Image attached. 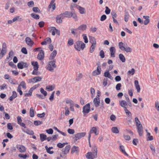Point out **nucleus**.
<instances>
[{
    "label": "nucleus",
    "instance_id": "obj_1",
    "mask_svg": "<svg viewBox=\"0 0 159 159\" xmlns=\"http://www.w3.org/2000/svg\"><path fill=\"white\" fill-rule=\"evenodd\" d=\"M56 61L55 60L49 61L46 66V69L50 72H53L54 71V69L57 67L55 64Z\"/></svg>",
    "mask_w": 159,
    "mask_h": 159
},
{
    "label": "nucleus",
    "instance_id": "obj_2",
    "mask_svg": "<svg viewBox=\"0 0 159 159\" xmlns=\"http://www.w3.org/2000/svg\"><path fill=\"white\" fill-rule=\"evenodd\" d=\"M85 47V44L82 42L78 41L74 45L75 48L78 51H80L81 49L83 50Z\"/></svg>",
    "mask_w": 159,
    "mask_h": 159
},
{
    "label": "nucleus",
    "instance_id": "obj_3",
    "mask_svg": "<svg viewBox=\"0 0 159 159\" xmlns=\"http://www.w3.org/2000/svg\"><path fill=\"white\" fill-rule=\"evenodd\" d=\"M42 79V77L40 76H36L31 79H28L27 81L29 83L33 84L40 81Z\"/></svg>",
    "mask_w": 159,
    "mask_h": 159
},
{
    "label": "nucleus",
    "instance_id": "obj_4",
    "mask_svg": "<svg viewBox=\"0 0 159 159\" xmlns=\"http://www.w3.org/2000/svg\"><path fill=\"white\" fill-rule=\"evenodd\" d=\"M90 110V105L89 103H88L84 106L83 108V112L84 116H85L89 112Z\"/></svg>",
    "mask_w": 159,
    "mask_h": 159
},
{
    "label": "nucleus",
    "instance_id": "obj_5",
    "mask_svg": "<svg viewBox=\"0 0 159 159\" xmlns=\"http://www.w3.org/2000/svg\"><path fill=\"white\" fill-rule=\"evenodd\" d=\"M97 154L96 152H88L86 154V157L88 159H93L97 157Z\"/></svg>",
    "mask_w": 159,
    "mask_h": 159
},
{
    "label": "nucleus",
    "instance_id": "obj_6",
    "mask_svg": "<svg viewBox=\"0 0 159 159\" xmlns=\"http://www.w3.org/2000/svg\"><path fill=\"white\" fill-rule=\"evenodd\" d=\"M98 66L97 69L95 70L92 73L93 76H95L97 75H99L101 74V69L99 64H97Z\"/></svg>",
    "mask_w": 159,
    "mask_h": 159
},
{
    "label": "nucleus",
    "instance_id": "obj_7",
    "mask_svg": "<svg viewBox=\"0 0 159 159\" xmlns=\"http://www.w3.org/2000/svg\"><path fill=\"white\" fill-rule=\"evenodd\" d=\"M62 13L58 15L56 17V21L58 24H61L62 22V20L65 18Z\"/></svg>",
    "mask_w": 159,
    "mask_h": 159
},
{
    "label": "nucleus",
    "instance_id": "obj_8",
    "mask_svg": "<svg viewBox=\"0 0 159 159\" xmlns=\"http://www.w3.org/2000/svg\"><path fill=\"white\" fill-rule=\"evenodd\" d=\"M86 134L85 132L79 133L75 135V138L76 141L80 139L81 138L84 137Z\"/></svg>",
    "mask_w": 159,
    "mask_h": 159
},
{
    "label": "nucleus",
    "instance_id": "obj_9",
    "mask_svg": "<svg viewBox=\"0 0 159 159\" xmlns=\"http://www.w3.org/2000/svg\"><path fill=\"white\" fill-rule=\"evenodd\" d=\"M87 28V26L86 25L83 24L80 25L76 29V30L79 32V34L81 32L85 30Z\"/></svg>",
    "mask_w": 159,
    "mask_h": 159
},
{
    "label": "nucleus",
    "instance_id": "obj_10",
    "mask_svg": "<svg viewBox=\"0 0 159 159\" xmlns=\"http://www.w3.org/2000/svg\"><path fill=\"white\" fill-rule=\"evenodd\" d=\"M28 66V65L25 62L21 61L17 64V67L19 69H22L24 68H26Z\"/></svg>",
    "mask_w": 159,
    "mask_h": 159
},
{
    "label": "nucleus",
    "instance_id": "obj_11",
    "mask_svg": "<svg viewBox=\"0 0 159 159\" xmlns=\"http://www.w3.org/2000/svg\"><path fill=\"white\" fill-rule=\"evenodd\" d=\"M16 148L21 153L24 152L26 151V148L23 145H18L16 146Z\"/></svg>",
    "mask_w": 159,
    "mask_h": 159
},
{
    "label": "nucleus",
    "instance_id": "obj_12",
    "mask_svg": "<svg viewBox=\"0 0 159 159\" xmlns=\"http://www.w3.org/2000/svg\"><path fill=\"white\" fill-rule=\"evenodd\" d=\"M25 41L27 45L31 47L34 44V43L29 37H26L25 39Z\"/></svg>",
    "mask_w": 159,
    "mask_h": 159
},
{
    "label": "nucleus",
    "instance_id": "obj_13",
    "mask_svg": "<svg viewBox=\"0 0 159 159\" xmlns=\"http://www.w3.org/2000/svg\"><path fill=\"white\" fill-rule=\"evenodd\" d=\"M79 152V148L77 146H74L71 149V153L73 154L74 153H75L77 155H78Z\"/></svg>",
    "mask_w": 159,
    "mask_h": 159
},
{
    "label": "nucleus",
    "instance_id": "obj_14",
    "mask_svg": "<svg viewBox=\"0 0 159 159\" xmlns=\"http://www.w3.org/2000/svg\"><path fill=\"white\" fill-rule=\"evenodd\" d=\"M93 102L95 106L96 107H98L99 106L100 103L99 98L96 96V97L93 99Z\"/></svg>",
    "mask_w": 159,
    "mask_h": 159
},
{
    "label": "nucleus",
    "instance_id": "obj_15",
    "mask_svg": "<svg viewBox=\"0 0 159 159\" xmlns=\"http://www.w3.org/2000/svg\"><path fill=\"white\" fill-rule=\"evenodd\" d=\"M70 149V146L69 145H67L65 147L64 149L62 150L63 153L65 155L67 154L69 152Z\"/></svg>",
    "mask_w": 159,
    "mask_h": 159
},
{
    "label": "nucleus",
    "instance_id": "obj_16",
    "mask_svg": "<svg viewBox=\"0 0 159 159\" xmlns=\"http://www.w3.org/2000/svg\"><path fill=\"white\" fill-rule=\"evenodd\" d=\"M44 51L41 50L37 56V58L39 60H42L44 58Z\"/></svg>",
    "mask_w": 159,
    "mask_h": 159
},
{
    "label": "nucleus",
    "instance_id": "obj_17",
    "mask_svg": "<svg viewBox=\"0 0 159 159\" xmlns=\"http://www.w3.org/2000/svg\"><path fill=\"white\" fill-rule=\"evenodd\" d=\"M110 52L111 56V57H115V53L116 52V49L114 47H111L109 49Z\"/></svg>",
    "mask_w": 159,
    "mask_h": 159
},
{
    "label": "nucleus",
    "instance_id": "obj_18",
    "mask_svg": "<svg viewBox=\"0 0 159 159\" xmlns=\"http://www.w3.org/2000/svg\"><path fill=\"white\" fill-rule=\"evenodd\" d=\"M97 129L96 127H93L90 130L89 134L88 140H90L91 137V134L93 133H94L95 132L97 131Z\"/></svg>",
    "mask_w": 159,
    "mask_h": 159
},
{
    "label": "nucleus",
    "instance_id": "obj_19",
    "mask_svg": "<svg viewBox=\"0 0 159 159\" xmlns=\"http://www.w3.org/2000/svg\"><path fill=\"white\" fill-rule=\"evenodd\" d=\"M104 77H108L109 79H110L111 80H113V77L110 74L109 72V70H107L105 72L104 74Z\"/></svg>",
    "mask_w": 159,
    "mask_h": 159
},
{
    "label": "nucleus",
    "instance_id": "obj_20",
    "mask_svg": "<svg viewBox=\"0 0 159 159\" xmlns=\"http://www.w3.org/2000/svg\"><path fill=\"white\" fill-rule=\"evenodd\" d=\"M120 105L122 107L125 109L127 108V102L125 100H122L120 102Z\"/></svg>",
    "mask_w": 159,
    "mask_h": 159
},
{
    "label": "nucleus",
    "instance_id": "obj_21",
    "mask_svg": "<svg viewBox=\"0 0 159 159\" xmlns=\"http://www.w3.org/2000/svg\"><path fill=\"white\" fill-rule=\"evenodd\" d=\"M57 54V51L56 50H54L50 54L49 57V60H51L54 59L55 57L56 56Z\"/></svg>",
    "mask_w": 159,
    "mask_h": 159
},
{
    "label": "nucleus",
    "instance_id": "obj_22",
    "mask_svg": "<svg viewBox=\"0 0 159 159\" xmlns=\"http://www.w3.org/2000/svg\"><path fill=\"white\" fill-rule=\"evenodd\" d=\"M17 93L15 91H13L12 92V94L11 96L9 98V99L11 101H12L13 99L16 98L17 97Z\"/></svg>",
    "mask_w": 159,
    "mask_h": 159
},
{
    "label": "nucleus",
    "instance_id": "obj_23",
    "mask_svg": "<svg viewBox=\"0 0 159 159\" xmlns=\"http://www.w3.org/2000/svg\"><path fill=\"white\" fill-rule=\"evenodd\" d=\"M149 16H143V18L145 19V20L143 22L144 25H147L150 22V20L149 19Z\"/></svg>",
    "mask_w": 159,
    "mask_h": 159
},
{
    "label": "nucleus",
    "instance_id": "obj_24",
    "mask_svg": "<svg viewBox=\"0 0 159 159\" xmlns=\"http://www.w3.org/2000/svg\"><path fill=\"white\" fill-rule=\"evenodd\" d=\"M76 8L79 10L80 13L83 14L84 13L85 9L84 8L78 5L76 6Z\"/></svg>",
    "mask_w": 159,
    "mask_h": 159
},
{
    "label": "nucleus",
    "instance_id": "obj_25",
    "mask_svg": "<svg viewBox=\"0 0 159 159\" xmlns=\"http://www.w3.org/2000/svg\"><path fill=\"white\" fill-rule=\"evenodd\" d=\"M22 131L24 132L25 133L29 135H33L34 134V132L32 130L29 129H27L26 130L23 129Z\"/></svg>",
    "mask_w": 159,
    "mask_h": 159
},
{
    "label": "nucleus",
    "instance_id": "obj_26",
    "mask_svg": "<svg viewBox=\"0 0 159 159\" xmlns=\"http://www.w3.org/2000/svg\"><path fill=\"white\" fill-rule=\"evenodd\" d=\"M32 65L34 66V69L35 70H38L39 68V65H38V63L37 61L35 62H31Z\"/></svg>",
    "mask_w": 159,
    "mask_h": 159
},
{
    "label": "nucleus",
    "instance_id": "obj_27",
    "mask_svg": "<svg viewBox=\"0 0 159 159\" xmlns=\"http://www.w3.org/2000/svg\"><path fill=\"white\" fill-rule=\"evenodd\" d=\"M120 150L125 155L127 156H128V155L126 153V152L125 151V149L124 148V147L123 146L120 145Z\"/></svg>",
    "mask_w": 159,
    "mask_h": 159
},
{
    "label": "nucleus",
    "instance_id": "obj_28",
    "mask_svg": "<svg viewBox=\"0 0 159 159\" xmlns=\"http://www.w3.org/2000/svg\"><path fill=\"white\" fill-rule=\"evenodd\" d=\"M89 42L92 44H96V39L94 37L90 36H89Z\"/></svg>",
    "mask_w": 159,
    "mask_h": 159
},
{
    "label": "nucleus",
    "instance_id": "obj_29",
    "mask_svg": "<svg viewBox=\"0 0 159 159\" xmlns=\"http://www.w3.org/2000/svg\"><path fill=\"white\" fill-rule=\"evenodd\" d=\"M72 12H70L68 11H66L65 12L62 13L63 15L65 16V17L70 18Z\"/></svg>",
    "mask_w": 159,
    "mask_h": 159
},
{
    "label": "nucleus",
    "instance_id": "obj_30",
    "mask_svg": "<svg viewBox=\"0 0 159 159\" xmlns=\"http://www.w3.org/2000/svg\"><path fill=\"white\" fill-rule=\"evenodd\" d=\"M83 76V75L82 73H80L76 75L75 80L77 81H80L82 78Z\"/></svg>",
    "mask_w": 159,
    "mask_h": 159
},
{
    "label": "nucleus",
    "instance_id": "obj_31",
    "mask_svg": "<svg viewBox=\"0 0 159 159\" xmlns=\"http://www.w3.org/2000/svg\"><path fill=\"white\" fill-rule=\"evenodd\" d=\"M40 140L42 142L43 141L46 139L47 136L44 134H40Z\"/></svg>",
    "mask_w": 159,
    "mask_h": 159
},
{
    "label": "nucleus",
    "instance_id": "obj_32",
    "mask_svg": "<svg viewBox=\"0 0 159 159\" xmlns=\"http://www.w3.org/2000/svg\"><path fill=\"white\" fill-rule=\"evenodd\" d=\"M119 57L120 60L122 62H124L125 61V58L123 55L120 54L119 55Z\"/></svg>",
    "mask_w": 159,
    "mask_h": 159
},
{
    "label": "nucleus",
    "instance_id": "obj_33",
    "mask_svg": "<svg viewBox=\"0 0 159 159\" xmlns=\"http://www.w3.org/2000/svg\"><path fill=\"white\" fill-rule=\"evenodd\" d=\"M30 115L31 117H33L34 116V109L33 107H31L30 110Z\"/></svg>",
    "mask_w": 159,
    "mask_h": 159
},
{
    "label": "nucleus",
    "instance_id": "obj_34",
    "mask_svg": "<svg viewBox=\"0 0 159 159\" xmlns=\"http://www.w3.org/2000/svg\"><path fill=\"white\" fill-rule=\"evenodd\" d=\"M147 141H151L153 140V137L152 136L150 135V134L148 132H147Z\"/></svg>",
    "mask_w": 159,
    "mask_h": 159
},
{
    "label": "nucleus",
    "instance_id": "obj_35",
    "mask_svg": "<svg viewBox=\"0 0 159 159\" xmlns=\"http://www.w3.org/2000/svg\"><path fill=\"white\" fill-rule=\"evenodd\" d=\"M96 44H92V45L89 49V52L90 53H92L94 51L95 47Z\"/></svg>",
    "mask_w": 159,
    "mask_h": 159
},
{
    "label": "nucleus",
    "instance_id": "obj_36",
    "mask_svg": "<svg viewBox=\"0 0 159 159\" xmlns=\"http://www.w3.org/2000/svg\"><path fill=\"white\" fill-rule=\"evenodd\" d=\"M67 143H68L67 142L64 143H59L57 144V146L59 148H63L65 146V145L67 144Z\"/></svg>",
    "mask_w": 159,
    "mask_h": 159
},
{
    "label": "nucleus",
    "instance_id": "obj_37",
    "mask_svg": "<svg viewBox=\"0 0 159 159\" xmlns=\"http://www.w3.org/2000/svg\"><path fill=\"white\" fill-rule=\"evenodd\" d=\"M18 157L20 158H22L24 159H25L27 157H29V155H27L26 154L24 155L22 154H20L18 155Z\"/></svg>",
    "mask_w": 159,
    "mask_h": 159
},
{
    "label": "nucleus",
    "instance_id": "obj_38",
    "mask_svg": "<svg viewBox=\"0 0 159 159\" xmlns=\"http://www.w3.org/2000/svg\"><path fill=\"white\" fill-rule=\"evenodd\" d=\"M55 88V86L50 85L46 87V89L49 91H51L53 90Z\"/></svg>",
    "mask_w": 159,
    "mask_h": 159
},
{
    "label": "nucleus",
    "instance_id": "obj_39",
    "mask_svg": "<svg viewBox=\"0 0 159 159\" xmlns=\"http://www.w3.org/2000/svg\"><path fill=\"white\" fill-rule=\"evenodd\" d=\"M139 135L140 136H142L143 135V127H141L140 128H139L137 129Z\"/></svg>",
    "mask_w": 159,
    "mask_h": 159
},
{
    "label": "nucleus",
    "instance_id": "obj_40",
    "mask_svg": "<svg viewBox=\"0 0 159 159\" xmlns=\"http://www.w3.org/2000/svg\"><path fill=\"white\" fill-rule=\"evenodd\" d=\"M118 46L120 49L122 51L124 50L125 46V45H124V46H123V43L122 42L119 43Z\"/></svg>",
    "mask_w": 159,
    "mask_h": 159
},
{
    "label": "nucleus",
    "instance_id": "obj_41",
    "mask_svg": "<svg viewBox=\"0 0 159 159\" xmlns=\"http://www.w3.org/2000/svg\"><path fill=\"white\" fill-rule=\"evenodd\" d=\"M111 131L113 133L115 134H118L119 132L117 128L115 127H113L111 128Z\"/></svg>",
    "mask_w": 159,
    "mask_h": 159
},
{
    "label": "nucleus",
    "instance_id": "obj_42",
    "mask_svg": "<svg viewBox=\"0 0 159 159\" xmlns=\"http://www.w3.org/2000/svg\"><path fill=\"white\" fill-rule=\"evenodd\" d=\"M71 33L74 35L76 34H79V32L76 30V29H71Z\"/></svg>",
    "mask_w": 159,
    "mask_h": 159
},
{
    "label": "nucleus",
    "instance_id": "obj_43",
    "mask_svg": "<svg viewBox=\"0 0 159 159\" xmlns=\"http://www.w3.org/2000/svg\"><path fill=\"white\" fill-rule=\"evenodd\" d=\"M74 44L73 40L71 39H68L67 44L68 46H71L73 45Z\"/></svg>",
    "mask_w": 159,
    "mask_h": 159
},
{
    "label": "nucleus",
    "instance_id": "obj_44",
    "mask_svg": "<svg viewBox=\"0 0 159 159\" xmlns=\"http://www.w3.org/2000/svg\"><path fill=\"white\" fill-rule=\"evenodd\" d=\"M57 29L54 27H52L51 28V31L52 32V34L53 35H55L56 33Z\"/></svg>",
    "mask_w": 159,
    "mask_h": 159
},
{
    "label": "nucleus",
    "instance_id": "obj_45",
    "mask_svg": "<svg viewBox=\"0 0 159 159\" xmlns=\"http://www.w3.org/2000/svg\"><path fill=\"white\" fill-rule=\"evenodd\" d=\"M127 52H130L132 51V49L130 47H125L124 50Z\"/></svg>",
    "mask_w": 159,
    "mask_h": 159
},
{
    "label": "nucleus",
    "instance_id": "obj_46",
    "mask_svg": "<svg viewBox=\"0 0 159 159\" xmlns=\"http://www.w3.org/2000/svg\"><path fill=\"white\" fill-rule=\"evenodd\" d=\"M31 16L32 17L36 20H38L39 18V16L38 15L32 13L31 14Z\"/></svg>",
    "mask_w": 159,
    "mask_h": 159
},
{
    "label": "nucleus",
    "instance_id": "obj_47",
    "mask_svg": "<svg viewBox=\"0 0 159 159\" xmlns=\"http://www.w3.org/2000/svg\"><path fill=\"white\" fill-rule=\"evenodd\" d=\"M66 104H69L70 106L73 104V101L70 99H67L66 100Z\"/></svg>",
    "mask_w": 159,
    "mask_h": 159
},
{
    "label": "nucleus",
    "instance_id": "obj_48",
    "mask_svg": "<svg viewBox=\"0 0 159 159\" xmlns=\"http://www.w3.org/2000/svg\"><path fill=\"white\" fill-rule=\"evenodd\" d=\"M48 8H52V10L54 11L55 9L56 8V4H50L48 6Z\"/></svg>",
    "mask_w": 159,
    "mask_h": 159
},
{
    "label": "nucleus",
    "instance_id": "obj_49",
    "mask_svg": "<svg viewBox=\"0 0 159 159\" xmlns=\"http://www.w3.org/2000/svg\"><path fill=\"white\" fill-rule=\"evenodd\" d=\"M135 71L134 68H132L131 70H129L128 72V74H131L132 75H133Z\"/></svg>",
    "mask_w": 159,
    "mask_h": 159
},
{
    "label": "nucleus",
    "instance_id": "obj_50",
    "mask_svg": "<svg viewBox=\"0 0 159 159\" xmlns=\"http://www.w3.org/2000/svg\"><path fill=\"white\" fill-rule=\"evenodd\" d=\"M92 152H96L97 154V152L98 151L97 148V147L95 145H94L93 146L92 148Z\"/></svg>",
    "mask_w": 159,
    "mask_h": 159
},
{
    "label": "nucleus",
    "instance_id": "obj_51",
    "mask_svg": "<svg viewBox=\"0 0 159 159\" xmlns=\"http://www.w3.org/2000/svg\"><path fill=\"white\" fill-rule=\"evenodd\" d=\"M20 86H22V87L24 89H26V84L24 81H22L20 83Z\"/></svg>",
    "mask_w": 159,
    "mask_h": 159
},
{
    "label": "nucleus",
    "instance_id": "obj_52",
    "mask_svg": "<svg viewBox=\"0 0 159 159\" xmlns=\"http://www.w3.org/2000/svg\"><path fill=\"white\" fill-rule=\"evenodd\" d=\"M40 74V72L38 71V70H35L34 69L32 72V74L34 75H38Z\"/></svg>",
    "mask_w": 159,
    "mask_h": 159
},
{
    "label": "nucleus",
    "instance_id": "obj_53",
    "mask_svg": "<svg viewBox=\"0 0 159 159\" xmlns=\"http://www.w3.org/2000/svg\"><path fill=\"white\" fill-rule=\"evenodd\" d=\"M83 39L84 40V42L85 43H87L88 42V39L86 34H83L82 35Z\"/></svg>",
    "mask_w": 159,
    "mask_h": 159
},
{
    "label": "nucleus",
    "instance_id": "obj_54",
    "mask_svg": "<svg viewBox=\"0 0 159 159\" xmlns=\"http://www.w3.org/2000/svg\"><path fill=\"white\" fill-rule=\"evenodd\" d=\"M33 11L35 12H39L40 13V11L39 10V9L37 7H33Z\"/></svg>",
    "mask_w": 159,
    "mask_h": 159
},
{
    "label": "nucleus",
    "instance_id": "obj_55",
    "mask_svg": "<svg viewBox=\"0 0 159 159\" xmlns=\"http://www.w3.org/2000/svg\"><path fill=\"white\" fill-rule=\"evenodd\" d=\"M99 56L101 58H104L105 57L104 52L103 50H101L99 52Z\"/></svg>",
    "mask_w": 159,
    "mask_h": 159
},
{
    "label": "nucleus",
    "instance_id": "obj_56",
    "mask_svg": "<svg viewBox=\"0 0 159 159\" xmlns=\"http://www.w3.org/2000/svg\"><path fill=\"white\" fill-rule=\"evenodd\" d=\"M40 91L41 93L43 94L44 96H46L47 95V92L42 88L40 89Z\"/></svg>",
    "mask_w": 159,
    "mask_h": 159
},
{
    "label": "nucleus",
    "instance_id": "obj_57",
    "mask_svg": "<svg viewBox=\"0 0 159 159\" xmlns=\"http://www.w3.org/2000/svg\"><path fill=\"white\" fill-rule=\"evenodd\" d=\"M67 132L70 134H73L75 133V130L74 129H67Z\"/></svg>",
    "mask_w": 159,
    "mask_h": 159
},
{
    "label": "nucleus",
    "instance_id": "obj_58",
    "mask_svg": "<svg viewBox=\"0 0 159 159\" xmlns=\"http://www.w3.org/2000/svg\"><path fill=\"white\" fill-rule=\"evenodd\" d=\"M121 87V84L120 83L117 84L116 87V89L117 91L120 90Z\"/></svg>",
    "mask_w": 159,
    "mask_h": 159
},
{
    "label": "nucleus",
    "instance_id": "obj_59",
    "mask_svg": "<svg viewBox=\"0 0 159 159\" xmlns=\"http://www.w3.org/2000/svg\"><path fill=\"white\" fill-rule=\"evenodd\" d=\"M42 123V122L40 121L35 120L34 121V124L36 126H38Z\"/></svg>",
    "mask_w": 159,
    "mask_h": 159
},
{
    "label": "nucleus",
    "instance_id": "obj_60",
    "mask_svg": "<svg viewBox=\"0 0 159 159\" xmlns=\"http://www.w3.org/2000/svg\"><path fill=\"white\" fill-rule=\"evenodd\" d=\"M27 5L29 7H33L34 5V2L33 1L29 2L27 3Z\"/></svg>",
    "mask_w": 159,
    "mask_h": 159
},
{
    "label": "nucleus",
    "instance_id": "obj_61",
    "mask_svg": "<svg viewBox=\"0 0 159 159\" xmlns=\"http://www.w3.org/2000/svg\"><path fill=\"white\" fill-rule=\"evenodd\" d=\"M65 115L66 116H68L69 114L70 111L69 110L68 108L67 107H65Z\"/></svg>",
    "mask_w": 159,
    "mask_h": 159
},
{
    "label": "nucleus",
    "instance_id": "obj_62",
    "mask_svg": "<svg viewBox=\"0 0 159 159\" xmlns=\"http://www.w3.org/2000/svg\"><path fill=\"white\" fill-rule=\"evenodd\" d=\"M125 111L126 115H127L128 116H131V112L128 109H127V108L125 109Z\"/></svg>",
    "mask_w": 159,
    "mask_h": 159
},
{
    "label": "nucleus",
    "instance_id": "obj_63",
    "mask_svg": "<svg viewBox=\"0 0 159 159\" xmlns=\"http://www.w3.org/2000/svg\"><path fill=\"white\" fill-rule=\"evenodd\" d=\"M155 107L157 110L159 111V102L158 101H156V102Z\"/></svg>",
    "mask_w": 159,
    "mask_h": 159
},
{
    "label": "nucleus",
    "instance_id": "obj_64",
    "mask_svg": "<svg viewBox=\"0 0 159 159\" xmlns=\"http://www.w3.org/2000/svg\"><path fill=\"white\" fill-rule=\"evenodd\" d=\"M105 12L107 14H109L110 13L111 10L107 7H106Z\"/></svg>",
    "mask_w": 159,
    "mask_h": 159
}]
</instances>
